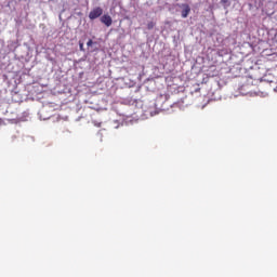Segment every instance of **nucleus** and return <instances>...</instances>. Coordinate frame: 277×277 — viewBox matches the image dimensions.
<instances>
[{
  "label": "nucleus",
  "mask_w": 277,
  "mask_h": 277,
  "mask_svg": "<svg viewBox=\"0 0 277 277\" xmlns=\"http://www.w3.org/2000/svg\"><path fill=\"white\" fill-rule=\"evenodd\" d=\"M103 14V9L101 8H95L93 9L90 13H89V18L91 21H94L96 18H98V16H101Z\"/></svg>",
  "instance_id": "f257e3e1"
},
{
  "label": "nucleus",
  "mask_w": 277,
  "mask_h": 277,
  "mask_svg": "<svg viewBox=\"0 0 277 277\" xmlns=\"http://www.w3.org/2000/svg\"><path fill=\"white\" fill-rule=\"evenodd\" d=\"M101 23H103L104 25H106V27H111V23H113L111 16H109V15H103V16L101 17Z\"/></svg>",
  "instance_id": "f03ea898"
},
{
  "label": "nucleus",
  "mask_w": 277,
  "mask_h": 277,
  "mask_svg": "<svg viewBox=\"0 0 277 277\" xmlns=\"http://www.w3.org/2000/svg\"><path fill=\"white\" fill-rule=\"evenodd\" d=\"M189 12H192V9L189 8V5L184 4L182 6V18H187V16H189Z\"/></svg>",
  "instance_id": "7ed1b4c3"
},
{
  "label": "nucleus",
  "mask_w": 277,
  "mask_h": 277,
  "mask_svg": "<svg viewBox=\"0 0 277 277\" xmlns=\"http://www.w3.org/2000/svg\"><path fill=\"white\" fill-rule=\"evenodd\" d=\"M147 27H148V29H153V27H155V24H154V23H149V24L147 25Z\"/></svg>",
  "instance_id": "20e7f679"
},
{
  "label": "nucleus",
  "mask_w": 277,
  "mask_h": 277,
  "mask_svg": "<svg viewBox=\"0 0 277 277\" xmlns=\"http://www.w3.org/2000/svg\"><path fill=\"white\" fill-rule=\"evenodd\" d=\"M92 44H93V41H92V40H89V41L87 42V47H92Z\"/></svg>",
  "instance_id": "39448f33"
},
{
  "label": "nucleus",
  "mask_w": 277,
  "mask_h": 277,
  "mask_svg": "<svg viewBox=\"0 0 277 277\" xmlns=\"http://www.w3.org/2000/svg\"><path fill=\"white\" fill-rule=\"evenodd\" d=\"M79 47H80V51H83V43H80Z\"/></svg>",
  "instance_id": "423d86ee"
}]
</instances>
